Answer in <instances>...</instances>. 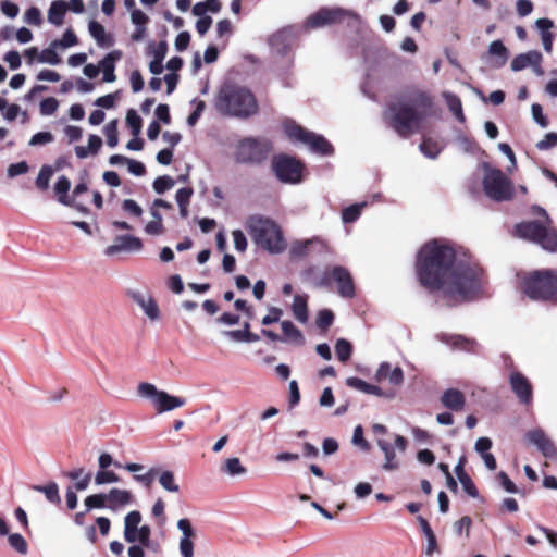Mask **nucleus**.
<instances>
[{"mask_svg": "<svg viewBox=\"0 0 557 557\" xmlns=\"http://www.w3.org/2000/svg\"><path fill=\"white\" fill-rule=\"evenodd\" d=\"M416 268L420 284L431 292H442L446 306L471 300L482 293V269L458 260L455 249L442 240L421 247Z\"/></svg>", "mask_w": 557, "mask_h": 557, "instance_id": "nucleus-1", "label": "nucleus"}, {"mask_svg": "<svg viewBox=\"0 0 557 557\" xmlns=\"http://www.w3.org/2000/svg\"><path fill=\"white\" fill-rule=\"evenodd\" d=\"M214 104L222 114L237 117H248L258 111L257 100L252 92L231 83L221 86Z\"/></svg>", "mask_w": 557, "mask_h": 557, "instance_id": "nucleus-2", "label": "nucleus"}, {"mask_svg": "<svg viewBox=\"0 0 557 557\" xmlns=\"http://www.w3.org/2000/svg\"><path fill=\"white\" fill-rule=\"evenodd\" d=\"M246 227L253 242L270 253H281L286 248L281 227L271 219L252 215Z\"/></svg>", "mask_w": 557, "mask_h": 557, "instance_id": "nucleus-3", "label": "nucleus"}, {"mask_svg": "<svg viewBox=\"0 0 557 557\" xmlns=\"http://www.w3.org/2000/svg\"><path fill=\"white\" fill-rule=\"evenodd\" d=\"M384 122L400 137L416 133L424 115L414 107L404 102H392L383 112Z\"/></svg>", "mask_w": 557, "mask_h": 557, "instance_id": "nucleus-4", "label": "nucleus"}, {"mask_svg": "<svg viewBox=\"0 0 557 557\" xmlns=\"http://www.w3.org/2000/svg\"><path fill=\"white\" fill-rule=\"evenodd\" d=\"M522 292L531 299L557 302V270H536L524 276Z\"/></svg>", "mask_w": 557, "mask_h": 557, "instance_id": "nucleus-5", "label": "nucleus"}, {"mask_svg": "<svg viewBox=\"0 0 557 557\" xmlns=\"http://www.w3.org/2000/svg\"><path fill=\"white\" fill-rule=\"evenodd\" d=\"M483 190L485 195L497 202L508 201L513 197V185L508 176L502 170L491 166L484 162Z\"/></svg>", "mask_w": 557, "mask_h": 557, "instance_id": "nucleus-6", "label": "nucleus"}, {"mask_svg": "<svg viewBox=\"0 0 557 557\" xmlns=\"http://www.w3.org/2000/svg\"><path fill=\"white\" fill-rule=\"evenodd\" d=\"M283 127L289 139L307 145L312 152L321 156H332L334 153L332 144L324 136L305 129L295 121L285 120Z\"/></svg>", "mask_w": 557, "mask_h": 557, "instance_id": "nucleus-7", "label": "nucleus"}, {"mask_svg": "<svg viewBox=\"0 0 557 557\" xmlns=\"http://www.w3.org/2000/svg\"><path fill=\"white\" fill-rule=\"evenodd\" d=\"M516 234L540 245L549 252L557 251V231L547 228L539 221L522 222L516 225Z\"/></svg>", "mask_w": 557, "mask_h": 557, "instance_id": "nucleus-8", "label": "nucleus"}, {"mask_svg": "<svg viewBox=\"0 0 557 557\" xmlns=\"http://www.w3.org/2000/svg\"><path fill=\"white\" fill-rule=\"evenodd\" d=\"M141 513L138 510L128 512L124 518V540L129 543H140L152 553H157L160 545L157 542L151 541V529L149 525H140Z\"/></svg>", "mask_w": 557, "mask_h": 557, "instance_id": "nucleus-9", "label": "nucleus"}, {"mask_svg": "<svg viewBox=\"0 0 557 557\" xmlns=\"http://www.w3.org/2000/svg\"><path fill=\"white\" fill-rule=\"evenodd\" d=\"M270 150L271 145L268 140L248 137L236 146L235 160L244 164H260L268 158Z\"/></svg>", "mask_w": 557, "mask_h": 557, "instance_id": "nucleus-10", "label": "nucleus"}, {"mask_svg": "<svg viewBox=\"0 0 557 557\" xmlns=\"http://www.w3.org/2000/svg\"><path fill=\"white\" fill-rule=\"evenodd\" d=\"M137 391L140 397L148 398L152 401L158 413L174 410L186 404L185 398L170 395L165 391H160L151 383H140Z\"/></svg>", "mask_w": 557, "mask_h": 557, "instance_id": "nucleus-11", "label": "nucleus"}, {"mask_svg": "<svg viewBox=\"0 0 557 557\" xmlns=\"http://www.w3.org/2000/svg\"><path fill=\"white\" fill-rule=\"evenodd\" d=\"M272 170L280 182L298 184L302 178L304 165L293 157L280 154L273 158Z\"/></svg>", "mask_w": 557, "mask_h": 557, "instance_id": "nucleus-12", "label": "nucleus"}, {"mask_svg": "<svg viewBox=\"0 0 557 557\" xmlns=\"http://www.w3.org/2000/svg\"><path fill=\"white\" fill-rule=\"evenodd\" d=\"M346 17L358 18V14L351 10L334 7H322L317 12L308 16L305 22L306 28H320L341 22Z\"/></svg>", "mask_w": 557, "mask_h": 557, "instance_id": "nucleus-13", "label": "nucleus"}, {"mask_svg": "<svg viewBox=\"0 0 557 557\" xmlns=\"http://www.w3.org/2000/svg\"><path fill=\"white\" fill-rule=\"evenodd\" d=\"M527 440L546 458H557V447L542 429L530 430L525 434Z\"/></svg>", "mask_w": 557, "mask_h": 557, "instance_id": "nucleus-14", "label": "nucleus"}, {"mask_svg": "<svg viewBox=\"0 0 557 557\" xmlns=\"http://www.w3.org/2000/svg\"><path fill=\"white\" fill-rule=\"evenodd\" d=\"M509 59V50L502 40H494L490 44L482 60L492 69L503 67Z\"/></svg>", "mask_w": 557, "mask_h": 557, "instance_id": "nucleus-15", "label": "nucleus"}, {"mask_svg": "<svg viewBox=\"0 0 557 557\" xmlns=\"http://www.w3.org/2000/svg\"><path fill=\"white\" fill-rule=\"evenodd\" d=\"M436 338L450 346L454 349L467 351V352H479L480 345L478 342L473 338H468L462 335L458 334H446V333H440L436 335Z\"/></svg>", "mask_w": 557, "mask_h": 557, "instance_id": "nucleus-16", "label": "nucleus"}, {"mask_svg": "<svg viewBox=\"0 0 557 557\" xmlns=\"http://www.w3.org/2000/svg\"><path fill=\"white\" fill-rule=\"evenodd\" d=\"M177 529L182 532L178 543V549L182 557H194V542L196 533L187 518L177 521Z\"/></svg>", "mask_w": 557, "mask_h": 557, "instance_id": "nucleus-17", "label": "nucleus"}, {"mask_svg": "<svg viewBox=\"0 0 557 557\" xmlns=\"http://www.w3.org/2000/svg\"><path fill=\"white\" fill-rule=\"evenodd\" d=\"M331 277L337 283L341 297L352 298L355 296L354 281L346 268L335 265L331 271Z\"/></svg>", "mask_w": 557, "mask_h": 557, "instance_id": "nucleus-18", "label": "nucleus"}, {"mask_svg": "<svg viewBox=\"0 0 557 557\" xmlns=\"http://www.w3.org/2000/svg\"><path fill=\"white\" fill-rule=\"evenodd\" d=\"M512 392L523 405L532 401V385L530 381L520 372H512L509 377Z\"/></svg>", "mask_w": 557, "mask_h": 557, "instance_id": "nucleus-19", "label": "nucleus"}, {"mask_svg": "<svg viewBox=\"0 0 557 557\" xmlns=\"http://www.w3.org/2000/svg\"><path fill=\"white\" fill-rule=\"evenodd\" d=\"M143 248V243L138 237L133 235H120L116 237L113 245L104 249L106 256H114L122 251H139Z\"/></svg>", "mask_w": 557, "mask_h": 557, "instance_id": "nucleus-20", "label": "nucleus"}, {"mask_svg": "<svg viewBox=\"0 0 557 557\" xmlns=\"http://www.w3.org/2000/svg\"><path fill=\"white\" fill-rule=\"evenodd\" d=\"M132 299L143 309L145 314L152 321L158 320L160 317L159 307L156 300L147 294L139 290L129 292Z\"/></svg>", "mask_w": 557, "mask_h": 557, "instance_id": "nucleus-21", "label": "nucleus"}, {"mask_svg": "<svg viewBox=\"0 0 557 557\" xmlns=\"http://www.w3.org/2000/svg\"><path fill=\"white\" fill-rule=\"evenodd\" d=\"M325 247V243L317 237L307 240H298L292 245L290 256L294 258H302L309 255V252L313 249L322 252Z\"/></svg>", "mask_w": 557, "mask_h": 557, "instance_id": "nucleus-22", "label": "nucleus"}, {"mask_svg": "<svg viewBox=\"0 0 557 557\" xmlns=\"http://www.w3.org/2000/svg\"><path fill=\"white\" fill-rule=\"evenodd\" d=\"M375 380H388V382L393 385H400L404 381V372L400 367H395L392 369L389 362H382L375 373Z\"/></svg>", "mask_w": 557, "mask_h": 557, "instance_id": "nucleus-23", "label": "nucleus"}, {"mask_svg": "<svg viewBox=\"0 0 557 557\" xmlns=\"http://www.w3.org/2000/svg\"><path fill=\"white\" fill-rule=\"evenodd\" d=\"M107 508L119 511L122 507L132 503V493L127 490L112 488L107 494Z\"/></svg>", "mask_w": 557, "mask_h": 557, "instance_id": "nucleus-24", "label": "nucleus"}, {"mask_svg": "<svg viewBox=\"0 0 557 557\" xmlns=\"http://www.w3.org/2000/svg\"><path fill=\"white\" fill-rule=\"evenodd\" d=\"M441 401L445 408L453 411H460L465 407L466 398L459 389L448 388L443 393Z\"/></svg>", "mask_w": 557, "mask_h": 557, "instance_id": "nucleus-25", "label": "nucleus"}, {"mask_svg": "<svg viewBox=\"0 0 557 557\" xmlns=\"http://www.w3.org/2000/svg\"><path fill=\"white\" fill-rule=\"evenodd\" d=\"M122 57L121 51L114 50L109 52L99 63L100 69L103 72V81L112 83L116 79L114 74L115 62Z\"/></svg>", "mask_w": 557, "mask_h": 557, "instance_id": "nucleus-26", "label": "nucleus"}, {"mask_svg": "<svg viewBox=\"0 0 557 557\" xmlns=\"http://www.w3.org/2000/svg\"><path fill=\"white\" fill-rule=\"evenodd\" d=\"M537 62H542V54L536 50H532L516 55L511 61L510 67L513 72H519Z\"/></svg>", "mask_w": 557, "mask_h": 557, "instance_id": "nucleus-27", "label": "nucleus"}, {"mask_svg": "<svg viewBox=\"0 0 557 557\" xmlns=\"http://www.w3.org/2000/svg\"><path fill=\"white\" fill-rule=\"evenodd\" d=\"M270 46L277 54L283 57L286 55L292 46L290 35L285 30L277 32L271 36Z\"/></svg>", "mask_w": 557, "mask_h": 557, "instance_id": "nucleus-28", "label": "nucleus"}, {"mask_svg": "<svg viewBox=\"0 0 557 557\" xmlns=\"http://www.w3.org/2000/svg\"><path fill=\"white\" fill-rule=\"evenodd\" d=\"M90 36L97 41V45L103 48H109L113 45L111 35L106 33L104 27L97 21H90L88 24Z\"/></svg>", "mask_w": 557, "mask_h": 557, "instance_id": "nucleus-29", "label": "nucleus"}, {"mask_svg": "<svg viewBox=\"0 0 557 557\" xmlns=\"http://www.w3.org/2000/svg\"><path fill=\"white\" fill-rule=\"evenodd\" d=\"M281 327L283 331L282 342H292L298 346H302L305 344V336L301 331L297 329L293 322L285 320L281 322Z\"/></svg>", "mask_w": 557, "mask_h": 557, "instance_id": "nucleus-30", "label": "nucleus"}, {"mask_svg": "<svg viewBox=\"0 0 557 557\" xmlns=\"http://www.w3.org/2000/svg\"><path fill=\"white\" fill-rule=\"evenodd\" d=\"M66 10L67 4L64 0L52 1L48 10V21L55 26L62 25Z\"/></svg>", "mask_w": 557, "mask_h": 557, "instance_id": "nucleus-31", "label": "nucleus"}, {"mask_svg": "<svg viewBox=\"0 0 557 557\" xmlns=\"http://www.w3.org/2000/svg\"><path fill=\"white\" fill-rule=\"evenodd\" d=\"M368 206V201H362L344 208L341 214L342 222L344 224H350L356 222L360 218L363 209H366Z\"/></svg>", "mask_w": 557, "mask_h": 557, "instance_id": "nucleus-32", "label": "nucleus"}, {"mask_svg": "<svg viewBox=\"0 0 557 557\" xmlns=\"http://www.w3.org/2000/svg\"><path fill=\"white\" fill-rule=\"evenodd\" d=\"M443 97L450 112L456 116V119L459 122L463 123L466 121V117L462 111V103L460 98L449 91L444 92Z\"/></svg>", "mask_w": 557, "mask_h": 557, "instance_id": "nucleus-33", "label": "nucleus"}, {"mask_svg": "<svg viewBox=\"0 0 557 557\" xmlns=\"http://www.w3.org/2000/svg\"><path fill=\"white\" fill-rule=\"evenodd\" d=\"M70 188L71 181L65 175L60 176L54 185V191L58 196V200L64 206L73 205V200L67 197Z\"/></svg>", "mask_w": 557, "mask_h": 557, "instance_id": "nucleus-34", "label": "nucleus"}, {"mask_svg": "<svg viewBox=\"0 0 557 557\" xmlns=\"http://www.w3.org/2000/svg\"><path fill=\"white\" fill-rule=\"evenodd\" d=\"M292 310L296 320L300 323H306L308 321L307 296L295 295Z\"/></svg>", "mask_w": 557, "mask_h": 557, "instance_id": "nucleus-35", "label": "nucleus"}, {"mask_svg": "<svg viewBox=\"0 0 557 557\" xmlns=\"http://www.w3.org/2000/svg\"><path fill=\"white\" fill-rule=\"evenodd\" d=\"M377 446L384 453L385 456V462L383 465V468L385 470H395L398 468V462L395 460L396 455L394 447L386 442L385 440H379Z\"/></svg>", "mask_w": 557, "mask_h": 557, "instance_id": "nucleus-36", "label": "nucleus"}, {"mask_svg": "<svg viewBox=\"0 0 557 557\" xmlns=\"http://www.w3.org/2000/svg\"><path fill=\"white\" fill-rule=\"evenodd\" d=\"M32 488L36 492L44 493L47 500L51 504L59 505L61 503L59 486L55 482H50L47 485H33Z\"/></svg>", "mask_w": 557, "mask_h": 557, "instance_id": "nucleus-37", "label": "nucleus"}, {"mask_svg": "<svg viewBox=\"0 0 557 557\" xmlns=\"http://www.w3.org/2000/svg\"><path fill=\"white\" fill-rule=\"evenodd\" d=\"M221 471L227 473L231 476H236L245 474L247 469L242 465L239 458L232 457L225 460Z\"/></svg>", "mask_w": 557, "mask_h": 557, "instance_id": "nucleus-38", "label": "nucleus"}, {"mask_svg": "<svg viewBox=\"0 0 557 557\" xmlns=\"http://www.w3.org/2000/svg\"><path fill=\"white\" fill-rule=\"evenodd\" d=\"M443 146L430 137H424L420 144V151L429 159H435L441 153Z\"/></svg>", "mask_w": 557, "mask_h": 557, "instance_id": "nucleus-39", "label": "nucleus"}, {"mask_svg": "<svg viewBox=\"0 0 557 557\" xmlns=\"http://www.w3.org/2000/svg\"><path fill=\"white\" fill-rule=\"evenodd\" d=\"M160 485L170 493L180 492V486L175 481L174 473L170 470H164L159 475Z\"/></svg>", "mask_w": 557, "mask_h": 557, "instance_id": "nucleus-40", "label": "nucleus"}, {"mask_svg": "<svg viewBox=\"0 0 557 557\" xmlns=\"http://www.w3.org/2000/svg\"><path fill=\"white\" fill-rule=\"evenodd\" d=\"M335 354L339 361H342V362L348 361L352 354L351 344L345 338L337 339V342L335 344Z\"/></svg>", "mask_w": 557, "mask_h": 557, "instance_id": "nucleus-41", "label": "nucleus"}, {"mask_svg": "<svg viewBox=\"0 0 557 557\" xmlns=\"http://www.w3.org/2000/svg\"><path fill=\"white\" fill-rule=\"evenodd\" d=\"M58 47H53V41L51 42V45L44 49L39 54H38V62L39 63H48V64H51V65H57L61 62V59L59 57V54L57 53L55 49Z\"/></svg>", "mask_w": 557, "mask_h": 557, "instance_id": "nucleus-42", "label": "nucleus"}, {"mask_svg": "<svg viewBox=\"0 0 557 557\" xmlns=\"http://www.w3.org/2000/svg\"><path fill=\"white\" fill-rule=\"evenodd\" d=\"M84 504L86 506V511L104 508L108 505L107 494L99 493L89 495L88 497L85 498Z\"/></svg>", "mask_w": 557, "mask_h": 557, "instance_id": "nucleus-43", "label": "nucleus"}, {"mask_svg": "<svg viewBox=\"0 0 557 557\" xmlns=\"http://www.w3.org/2000/svg\"><path fill=\"white\" fill-rule=\"evenodd\" d=\"M175 184L176 181L174 178H172L169 175H162L153 181L152 187L157 194L162 195L166 190L172 189L175 186Z\"/></svg>", "mask_w": 557, "mask_h": 557, "instance_id": "nucleus-44", "label": "nucleus"}, {"mask_svg": "<svg viewBox=\"0 0 557 557\" xmlns=\"http://www.w3.org/2000/svg\"><path fill=\"white\" fill-rule=\"evenodd\" d=\"M8 542L10 546L21 555H26L28 552V544L20 533L8 534Z\"/></svg>", "mask_w": 557, "mask_h": 557, "instance_id": "nucleus-45", "label": "nucleus"}, {"mask_svg": "<svg viewBox=\"0 0 557 557\" xmlns=\"http://www.w3.org/2000/svg\"><path fill=\"white\" fill-rule=\"evenodd\" d=\"M168 53V42L162 40L159 44H154L153 41L148 45V54L152 57V60L162 61L164 60Z\"/></svg>", "mask_w": 557, "mask_h": 557, "instance_id": "nucleus-46", "label": "nucleus"}, {"mask_svg": "<svg viewBox=\"0 0 557 557\" xmlns=\"http://www.w3.org/2000/svg\"><path fill=\"white\" fill-rule=\"evenodd\" d=\"M53 175V169L50 165H42L37 178H36V186L40 190H46L49 187L50 178Z\"/></svg>", "mask_w": 557, "mask_h": 557, "instance_id": "nucleus-47", "label": "nucleus"}, {"mask_svg": "<svg viewBox=\"0 0 557 557\" xmlns=\"http://www.w3.org/2000/svg\"><path fill=\"white\" fill-rule=\"evenodd\" d=\"M78 40L75 33L69 28L64 32L61 39L53 40V47L66 49L77 45Z\"/></svg>", "mask_w": 557, "mask_h": 557, "instance_id": "nucleus-48", "label": "nucleus"}, {"mask_svg": "<svg viewBox=\"0 0 557 557\" xmlns=\"http://www.w3.org/2000/svg\"><path fill=\"white\" fill-rule=\"evenodd\" d=\"M103 132H104V135L107 137V145L110 148L116 147V145L119 143V138H117V121L116 120L110 121L104 126Z\"/></svg>", "mask_w": 557, "mask_h": 557, "instance_id": "nucleus-49", "label": "nucleus"}, {"mask_svg": "<svg viewBox=\"0 0 557 557\" xmlns=\"http://www.w3.org/2000/svg\"><path fill=\"white\" fill-rule=\"evenodd\" d=\"M126 123L129 126L132 134L138 136L141 132V117L135 110L131 109L126 115Z\"/></svg>", "mask_w": 557, "mask_h": 557, "instance_id": "nucleus-50", "label": "nucleus"}, {"mask_svg": "<svg viewBox=\"0 0 557 557\" xmlns=\"http://www.w3.org/2000/svg\"><path fill=\"white\" fill-rule=\"evenodd\" d=\"M190 103L195 104V110L187 117V124L189 126H194V125H196V123L200 119L202 112L205 111L206 103L203 100H198L197 98L193 99Z\"/></svg>", "mask_w": 557, "mask_h": 557, "instance_id": "nucleus-51", "label": "nucleus"}, {"mask_svg": "<svg viewBox=\"0 0 557 557\" xmlns=\"http://www.w3.org/2000/svg\"><path fill=\"white\" fill-rule=\"evenodd\" d=\"M120 481L117 474L109 470H99L95 475V483L97 485H103L109 483H116Z\"/></svg>", "mask_w": 557, "mask_h": 557, "instance_id": "nucleus-52", "label": "nucleus"}, {"mask_svg": "<svg viewBox=\"0 0 557 557\" xmlns=\"http://www.w3.org/2000/svg\"><path fill=\"white\" fill-rule=\"evenodd\" d=\"M58 107L59 102L55 98H46L40 102V113L46 116L52 115L58 110Z\"/></svg>", "mask_w": 557, "mask_h": 557, "instance_id": "nucleus-53", "label": "nucleus"}, {"mask_svg": "<svg viewBox=\"0 0 557 557\" xmlns=\"http://www.w3.org/2000/svg\"><path fill=\"white\" fill-rule=\"evenodd\" d=\"M54 140L52 133L50 132H39L32 136L29 140V146H41L50 144Z\"/></svg>", "mask_w": 557, "mask_h": 557, "instance_id": "nucleus-54", "label": "nucleus"}, {"mask_svg": "<svg viewBox=\"0 0 557 557\" xmlns=\"http://www.w3.org/2000/svg\"><path fill=\"white\" fill-rule=\"evenodd\" d=\"M334 321V314L331 310H321L317 318V325L322 330H326Z\"/></svg>", "mask_w": 557, "mask_h": 557, "instance_id": "nucleus-55", "label": "nucleus"}, {"mask_svg": "<svg viewBox=\"0 0 557 557\" xmlns=\"http://www.w3.org/2000/svg\"><path fill=\"white\" fill-rule=\"evenodd\" d=\"M557 146V133H547L542 140L536 144V148L541 151L548 150Z\"/></svg>", "mask_w": 557, "mask_h": 557, "instance_id": "nucleus-56", "label": "nucleus"}, {"mask_svg": "<svg viewBox=\"0 0 557 557\" xmlns=\"http://www.w3.org/2000/svg\"><path fill=\"white\" fill-rule=\"evenodd\" d=\"M24 20L29 25H35V26L40 25L42 22L40 10L36 7L29 8L25 12Z\"/></svg>", "mask_w": 557, "mask_h": 557, "instance_id": "nucleus-57", "label": "nucleus"}, {"mask_svg": "<svg viewBox=\"0 0 557 557\" xmlns=\"http://www.w3.org/2000/svg\"><path fill=\"white\" fill-rule=\"evenodd\" d=\"M532 117L533 120L543 128L548 126V120L543 114L542 106L539 103H533L531 107Z\"/></svg>", "mask_w": 557, "mask_h": 557, "instance_id": "nucleus-58", "label": "nucleus"}, {"mask_svg": "<svg viewBox=\"0 0 557 557\" xmlns=\"http://www.w3.org/2000/svg\"><path fill=\"white\" fill-rule=\"evenodd\" d=\"M159 470L157 468H151L145 474H134V480L143 484L144 486L149 487L152 484Z\"/></svg>", "mask_w": 557, "mask_h": 557, "instance_id": "nucleus-59", "label": "nucleus"}, {"mask_svg": "<svg viewBox=\"0 0 557 557\" xmlns=\"http://www.w3.org/2000/svg\"><path fill=\"white\" fill-rule=\"evenodd\" d=\"M194 194L191 187L180 188L175 194V200L178 207H183L184 205H189L190 198Z\"/></svg>", "mask_w": 557, "mask_h": 557, "instance_id": "nucleus-60", "label": "nucleus"}, {"mask_svg": "<svg viewBox=\"0 0 557 557\" xmlns=\"http://www.w3.org/2000/svg\"><path fill=\"white\" fill-rule=\"evenodd\" d=\"M122 209L133 216H140L143 214L141 207L133 199H125L122 203Z\"/></svg>", "mask_w": 557, "mask_h": 557, "instance_id": "nucleus-61", "label": "nucleus"}, {"mask_svg": "<svg viewBox=\"0 0 557 557\" xmlns=\"http://www.w3.org/2000/svg\"><path fill=\"white\" fill-rule=\"evenodd\" d=\"M28 164L26 161H21V162H17V163H13V164H10L9 168H8V176L13 178L15 176H18V175H22V174H25L27 173L28 171Z\"/></svg>", "mask_w": 557, "mask_h": 557, "instance_id": "nucleus-62", "label": "nucleus"}, {"mask_svg": "<svg viewBox=\"0 0 557 557\" xmlns=\"http://www.w3.org/2000/svg\"><path fill=\"white\" fill-rule=\"evenodd\" d=\"M497 479H498L502 487L506 492L512 493V494L518 493V488H517L516 484L510 480V478L504 471H500L497 474Z\"/></svg>", "mask_w": 557, "mask_h": 557, "instance_id": "nucleus-63", "label": "nucleus"}, {"mask_svg": "<svg viewBox=\"0 0 557 557\" xmlns=\"http://www.w3.org/2000/svg\"><path fill=\"white\" fill-rule=\"evenodd\" d=\"M283 314V310L277 307H271L269 309V313L264 315L261 320L263 325H270L272 323L278 322Z\"/></svg>", "mask_w": 557, "mask_h": 557, "instance_id": "nucleus-64", "label": "nucleus"}]
</instances>
